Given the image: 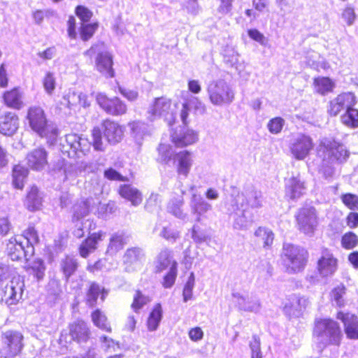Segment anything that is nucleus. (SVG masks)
<instances>
[{
    "label": "nucleus",
    "instance_id": "5fc2aeb1",
    "mask_svg": "<svg viewBox=\"0 0 358 358\" xmlns=\"http://www.w3.org/2000/svg\"><path fill=\"white\" fill-rule=\"evenodd\" d=\"M43 85L48 94H52L55 88V78L51 72H47L43 80Z\"/></svg>",
    "mask_w": 358,
    "mask_h": 358
},
{
    "label": "nucleus",
    "instance_id": "20e7f679",
    "mask_svg": "<svg viewBox=\"0 0 358 358\" xmlns=\"http://www.w3.org/2000/svg\"><path fill=\"white\" fill-rule=\"evenodd\" d=\"M313 336L317 338L326 336V345L338 346L341 343L343 334L339 324L334 320L327 317L315 320Z\"/></svg>",
    "mask_w": 358,
    "mask_h": 358
},
{
    "label": "nucleus",
    "instance_id": "1a4fd4ad",
    "mask_svg": "<svg viewBox=\"0 0 358 358\" xmlns=\"http://www.w3.org/2000/svg\"><path fill=\"white\" fill-rule=\"evenodd\" d=\"M338 268V259L327 248L322 249L321 255L316 262V271L322 278H328L334 275Z\"/></svg>",
    "mask_w": 358,
    "mask_h": 358
},
{
    "label": "nucleus",
    "instance_id": "aec40b11",
    "mask_svg": "<svg viewBox=\"0 0 358 358\" xmlns=\"http://www.w3.org/2000/svg\"><path fill=\"white\" fill-rule=\"evenodd\" d=\"M108 291L103 287H101L96 282L90 283L86 291L85 303L90 308H93L97 304L98 297L100 296L101 300L104 301Z\"/></svg>",
    "mask_w": 358,
    "mask_h": 358
},
{
    "label": "nucleus",
    "instance_id": "412c9836",
    "mask_svg": "<svg viewBox=\"0 0 358 358\" xmlns=\"http://www.w3.org/2000/svg\"><path fill=\"white\" fill-rule=\"evenodd\" d=\"M197 140L196 133L191 129H185L180 134L174 131L171 135V141L177 148H182L191 145L196 143Z\"/></svg>",
    "mask_w": 358,
    "mask_h": 358
},
{
    "label": "nucleus",
    "instance_id": "393cba45",
    "mask_svg": "<svg viewBox=\"0 0 358 358\" xmlns=\"http://www.w3.org/2000/svg\"><path fill=\"white\" fill-rule=\"evenodd\" d=\"M24 203L29 211L34 212L41 209L42 197L37 185H31L29 187L25 195Z\"/></svg>",
    "mask_w": 358,
    "mask_h": 358
},
{
    "label": "nucleus",
    "instance_id": "3c124183",
    "mask_svg": "<svg viewBox=\"0 0 358 358\" xmlns=\"http://www.w3.org/2000/svg\"><path fill=\"white\" fill-rule=\"evenodd\" d=\"M194 286V276L193 273H192L189 277L188 280L185 283L183 291L182 296L184 301H187L190 300L192 297V290Z\"/></svg>",
    "mask_w": 358,
    "mask_h": 358
},
{
    "label": "nucleus",
    "instance_id": "a18cd8bd",
    "mask_svg": "<svg viewBox=\"0 0 358 358\" xmlns=\"http://www.w3.org/2000/svg\"><path fill=\"white\" fill-rule=\"evenodd\" d=\"M342 203L350 210H358V195L346 192L341 195Z\"/></svg>",
    "mask_w": 358,
    "mask_h": 358
},
{
    "label": "nucleus",
    "instance_id": "de8ad7c7",
    "mask_svg": "<svg viewBox=\"0 0 358 358\" xmlns=\"http://www.w3.org/2000/svg\"><path fill=\"white\" fill-rule=\"evenodd\" d=\"M157 150L159 155L157 162L162 164H169L171 159V155H170L171 150V145L165 143H160Z\"/></svg>",
    "mask_w": 358,
    "mask_h": 358
},
{
    "label": "nucleus",
    "instance_id": "b1692460",
    "mask_svg": "<svg viewBox=\"0 0 358 358\" xmlns=\"http://www.w3.org/2000/svg\"><path fill=\"white\" fill-rule=\"evenodd\" d=\"M23 283L19 280H12L5 287L4 300L8 305H15L22 299Z\"/></svg>",
    "mask_w": 358,
    "mask_h": 358
},
{
    "label": "nucleus",
    "instance_id": "4c0bfd02",
    "mask_svg": "<svg viewBox=\"0 0 358 358\" xmlns=\"http://www.w3.org/2000/svg\"><path fill=\"white\" fill-rule=\"evenodd\" d=\"M150 301L151 299L148 296L144 294L141 290L136 289L135 290L130 306L134 313H138Z\"/></svg>",
    "mask_w": 358,
    "mask_h": 358
},
{
    "label": "nucleus",
    "instance_id": "cd10ccee",
    "mask_svg": "<svg viewBox=\"0 0 358 358\" xmlns=\"http://www.w3.org/2000/svg\"><path fill=\"white\" fill-rule=\"evenodd\" d=\"M7 250L9 257L14 261L20 260L30 255V250H26L22 241H18L16 238L9 241L7 244Z\"/></svg>",
    "mask_w": 358,
    "mask_h": 358
},
{
    "label": "nucleus",
    "instance_id": "f257e3e1",
    "mask_svg": "<svg viewBox=\"0 0 358 358\" xmlns=\"http://www.w3.org/2000/svg\"><path fill=\"white\" fill-rule=\"evenodd\" d=\"M124 136V127L117 121L106 117L101 121L99 126L92 129L90 145L95 151L103 152L106 150L103 138L108 144L116 145L123 140Z\"/></svg>",
    "mask_w": 358,
    "mask_h": 358
},
{
    "label": "nucleus",
    "instance_id": "0eeeda50",
    "mask_svg": "<svg viewBox=\"0 0 358 358\" xmlns=\"http://www.w3.org/2000/svg\"><path fill=\"white\" fill-rule=\"evenodd\" d=\"M95 101L105 113L112 117L122 116L128 112L127 103L119 96H109L104 92H99L95 96Z\"/></svg>",
    "mask_w": 358,
    "mask_h": 358
},
{
    "label": "nucleus",
    "instance_id": "4468645a",
    "mask_svg": "<svg viewBox=\"0 0 358 358\" xmlns=\"http://www.w3.org/2000/svg\"><path fill=\"white\" fill-rule=\"evenodd\" d=\"M48 152L43 147L34 148L27 152L25 157L27 168L40 171L48 164Z\"/></svg>",
    "mask_w": 358,
    "mask_h": 358
},
{
    "label": "nucleus",
    "instance_id": "473e14b6",
    "mask_svg": "<svg viewBox=\"0 0 358 358\" xmlns=\"http://www.w3.org/2000/svg\"><path fill=\"white\" fill-rule=\"evenodd\" d=\"M24 269L29 275H32L38 280H41L45 276L46 267L43 260L37 258L35 259L31 263L27 264L24 267Z\"/></svg>",
    "mask_w": 358,
    "mask_h": 358
},
{
    "label": "nucleus",
    "instance_id": "f704fd0d",
    "mask_svg": "<svg viewBox=\"0 0 358 358\" xmlns=\"http://www.w3.org/2000/svg\"><path fill=\"white\" fill-rule=\"evenodd\" d=\"M313 85L316 92L322 95H325L333 91L334 83L329 77H316L313 79Z\"/></svg>",
    "mask_w": 358,
    "mask_h": 358
},
{
    "label": "nucleus",
    "instance_id": "c85d7f7f",
    "mask_svg": "<svg viewBox=\"0 0 358 358\" xmlns=\"http://www.w3.org/2000/svg\"><path fill=\"white\" fill-rule=\"evenodd\" d=\"M20 236L26 240L27 249L30 250V255H33L34 253V245L40 241L38 231L34 224H29L22 231Z\"/></svg>",
    "mask_w": 358,
    "mask_h": 358
},
{
    "label": "nucleus",
    "instance_id": "49530a36",
    "mask_svg": "<svg viewBox=\"0 0 358 358\" xmlns=\"http://www.w3.org/2000/svg\"><path fill=\"white\" fill-rule=\"evenodd\" d=\"M358 245V236L352 231L345 233L341 237V245L345 250H351Z\"/></svg>",
    "mask_w": 358,
    "mask_h": 358
},
{
    "label": "nucleus",
    "instance_id": "ddd939ff",
    "mask_svg": "<svg viewBox=\"0 0 358 358\" xmlns=\"http://www.w3.org/2000/svg\"><path fill=\"white\" fill-rule=\"evenodd\" d=\"M356 97L352 92H344L338 94L329 102L328 113L331 117L337 116L351 106H355Z\"/></svg>",
    "mask_w": 358,
    "mask_h": 358
},
{
    "label": "nucleus",
    "instance_id": "79ce46f5",
    "mask_svg": "<svg viewBox=\"0 0 358 358\" xmlns=\"http://www.w3.org/2000/svg\"><path fill=\"white\" fill-rule=\"evenodd\" d=\"M344 331L348 338L358 340V317L355 315H350L349 324H346Z\"/></svg>",
    "mask_w": 358,
    "mask_h": 358
},
{
    "label": "nucleus",
    "instance_id": "37998d69",
    "mask_svg": "<svg viewBox=\"0 0 358 358\" xmlns=\"http://www.w3.org/2000/svg\"><path fill=\"white\" fill-rule=\"evenodd\" d=\"M345 292V287L343 285H339L331 290L330 300L335 301L338 307H343L345 305V300L343 297Z\"/></svg>",
    "mask_w": 358,
    "mask_h": 358
},
{
    "label": "nucleus",
    "instance_id": "f3484780",
    "mask_svg": "<svg viewBox=\"0 0 358 358\" xmlns=\"http://www.w3.org/2000/svg\"><path fill=\"white\" fill-rule=\"evenodd\" d=\"M172 100L166 96L156 97L150 106L148 114L152 118L166 117L171 113Z\"/></svg>",
    "mask_w": 358,
    "mask_h": 358
},
{
    "label": "nucleus",
    "instance_id": "bb28decb",
    "mask_svg": "<svg viewBox=\"0 0 358 358\" xmlns=\"http://www.w3.org/2000/svg\"><path fill=\"white\" fill-rule=\"evenodd\" d=\"M305 189V182L299 177L292 176L287 180L285 185V195L290 199H295L303 195Z\"/></svg>",
    "mask_w": 358,
    "mask_h": 358
},
{
    "label": "nucleus",
    "instance_id": "c756f323",
    "mask_svg": "<svg viewBox=\"0 0 358 358\" xmlns=\"http://www.w3.org/2000/svg\"><path fill=\"white\" fill-rule=\"evenodd\" d=\"M163 317V310L161 303H157L154 305L146 321L147 328L150 331L157 330L159 326Z\"/></svg>",
    "mask_w": 358,
    "mask_h": 358
},
{
    "label": "nucleus",
    "instance_id": "dca6fc26",
    "mask_svg": "<svg viewBox=\"0 0 358 358\" xmlns=\"http://www.w3.org/2000/svg\"><path fill=\"white\" fill-rule=\"evenodd\" d=\"M178 176L187 177L192 165V153L187 150H180L173 155Z\"/></svg>",
    "mask_w": 358,
    "mask_h": 358
},
{
    "label": "nucleus",
    "instance_id": "2eb2a0df",
    "mask_svg": "<svg viewBox=\"0 0 358 358\" xmlns=\"http://www.w3.org/2000/svg\"><path fill=\"white\" fill-rule=\"evenodd\" d=\"M312 138L304 134H301L292 143L290 151L297 159H303L313 148Z\"/></svg>",
    "mask_w": 358,
    "mask_h": 358
},
{
    "label": "nucleus",
    "instance_id": "4d7b16f0",
    "mask_svg": "<svg viewBox=\"0 0 358 358\" xmlns=\"http://www.w3.org/2000/svg\"><path fill=\"white\" fill-rule=\"evenodd\" d=\"M160 236L166 241H175L179 238V232L171 229L169 227H164L160 233Z\"/></svg>",
    "mask_w": 358,
    "mask_h": 358
},
{
    "label": "nucleus",
    "instance_id": "e2e57ef3",
    "mask_svg": "<svg viewBox=\"0 0 358 358\" xmlns=\"http://www.w3.org/2000/svg\"><path fill=\"white\" fill-rule=\"evenodd\" d=\"M220 5L217 10L222 14H227L231 12L233 6V0H218Z\"/></svg>",
    "mask_w": 358,
    "mask_h": 358
},
{
    "label": "nucleus",
    "instance_id": "a211bd4d",
    "mask_svg": "<svg viewBox=\"0 0 358 358\" xmlns=\"http://www.w3.org/2000/svg\"><path fill=\"white\" fill-rule=\"evenodd\" d=\"M3 104L8 108L16 110L22 109L24 106L23 92L20 87H14L2 94Z\"/></svg>",
    "mask_w": 358,
    "mask_h": 358
},
{
    "label": "nucleus",
    "instance_id": "c03bdc74",
    "mask_svg": "<svg viewBox=\"0 0 358 358\" xmlns=\"http://www.w3.org/2000/svg\"><path fill=\"white\" fill-rule=\"evenodd\" d=\"M125 244L124 238L118 234H113L109 241L107 248V252L115 254L123 249Z\"/></svg>",
    "mask_w": 358,
    "mask_h": 358
},
{
    "label": "nucleus",
    "instance_id": "7ed1b4c3",
    "mask_svg": "<svg viewBox=\"0 0 358 358\" xmlns=\"http://www.w3.org/2000/svg\"><path fill=\"white\" fill-rule=\"evenodd\" d=\"M308 260V252L306 249L292 244L283 246L281 261L287 273L296 274L302 272L307 265Z\"/></svg>",
    "mask_w": 358,
    "mask_h": 358
},
{
    "label": "nucleus",
    "instance_id": "e433bc0d",
    "mask_svg": "<svg viewBox=\"0 0 358 358\" xmlns=\"http://www.w3.org/2000/svg\"><path fill=\"white\" fill-rule=\"evenodd\" d=\"M341 122L346 127L355 129L358 127V110L350 107L341 115Z\"/></svg>",
    "mask_w": 358,
    "mask_h": 358
},
{
    "label": "nucleus",
    "instance_id": "72a5a7b5",
    "mask_svg": "<svg viewBox=\"0 0 358 358\" xmlns=\"http://www.w3.org/2000/svg\"><path fill=\"white\" fill-rule=\"evenodd\" d=\"M173 262L176 261L172 259L170 251L167 250H162L157 257L155 273H160L165 271L169 266H172Z\"/></svg>",
    "mask_w": 358,
    "mask_h": 358
},
{
    "label": "nucleus",
    "instance_id": "a19ab883",
    "mask_svg": "<svg viewBox=\"0 0 358 358\" xmlns=\"http://www.w3.org/2000/svg\"><path fill=\"white\" fill-rule=\"evenodd\" d=\"M178 275V263L173 262L172 266H170L169 271L164 275L162 280V285L165 289L172 287L176 280Z\"/></svg>",
    "mask_w": 358,
    "mask_h": 358
},
{
    "label": "nucleus",
    "instance_id": "338daca9",
    "mask_svg": "<svg viewBox=\"0 0 358 358\" xmlns=\"http://www.w3.org/2000/svg\"><path fill=\"white\" fill-rule=\"evenodd\" d=\"M55 53L54 47L48 48L43 52H38V56L43 59H51Z\"/></svg>",
    "mask_w": 358,
    "mask_h": 358
},
{
    "label": "nucleus",
    "instance_id": "864d4df0",
    "mask_svg": "<svg viewBox=\"0 0 358 358\" xmlns=\"http://www.w3.org/2000/svg\"><path fill=\"white\" fill-rule=\"evenodd\" d=\"M104 177L109 180H116L125 182L128 180V178L123 176L118 171L113 168H108L103 171Z\"/></svg>",
    "mask_w": 358,
    "mask_h": 358
},
{
    "label": "nucleus",
    "instance_id": "8fccbe9b",
    "mask_svg": "<svg viewBox=\"0 0 358 358\" xmlns=\"http://www.w3.org/2000/svg\"><path fill=\"white\" fill-rule=\"evenodd\" d=\"M285 124V120L280 117H275L269 120L267 127L270 133L279 134Z\"/></svg>",
    "mask_w": 358,
    "mask_h": 358
},
{
    "label": "nucleus",
    "instance_id": "bf43d9fd",
    "mask_svg": "<svg viewBox=\"0 0 358 358\" xmlns=\"http://www.w3.org/2000/svg\"><path fill=\"white\" fill-rule=\"evenodd\" d=\"M357 210H350L345 217V222L350 229L358 227V213Z\"/></svg>",
    "mask_w": 358,
    "mask_h": 358
},
{
    "label": "nucleus",
    "instance_id": "ea45409f",
    "mask_svg": "<svg viewBox=\"0 0 358 358\" xmlns=\"http://www.w3.org/2000/svg\"><path fill=\"white\" fill-rule=\"evenodd\" d=\"M99 27V23H81L79 28V34L82 41H88L91 39Z\"/></svg>",
    "mask_w": 358,
    "mask_h": 358
},
{
    "label": "nucleus",
    "instance_id": "052dcab7",
    "mask_svg": "<svg viewBox=\"0 0 358 358\" xmlns=\"http://www.w3.org/2000/svg\"><path fill=\"white\" fill-rule=\"evenodd\" d=\"M248 34L250 38L259 43L260 44L264 45L266 43V38L264 37V34L261 33L258 29H248Z\"/></svg>",
    "mask_w": 358,
    "mask_h": 358
},
{
    "label": "nucleus",
    "instance_id": "c9c22d12",
    "mask_svg": "<svg viewBox=\"0 0 358 358\" xmlns=\"http://www.w3.org/2000/svg\"><path fill=\"white\" fill-rule=\"evenodd\" d=\"M254 235L258 241L263 243L264 248H271L274 240V234L271 230L266 227H259L255 230Z\"/></svg>",
    "mask_w": 358,
    "mask_h": 358
},
{
    "label": "nucleus",
    "instance_id": "5701e85b",
    "mask_svg": "<svg viewBox=\"0 0 358 358\" xmlns=\"http://www.w3.org/2000/svg\"><path fill=\"white\" fill-rule=\"evenodd\" d=\"M117 192L122 198L131 202L132 206H138L143 201L141 192L131 184L120 185Z\"/></svg>",
    "mask_w": 358,
    "mask_h": 358
},
{
    "label": "nucleus",
    "instance_id": "f03ea898",
    "mask_svg": "<svg viewBox=\"0 0 358 358\" xmlns=\"http://www.w3.org/2000/svg\"><path fill=\"white\" fill-rule=\"evenodd\" d=\"M27 120L31 130L41 138H45L48 142L56 141L59 130L56 127L49 124L44 110L40 106H31L28 108Z\"/></svg>",
    "mask_w": 358,
    "mask_h": 358
},
{
    "label": "nucleus",
    "instance_id": "4be33fe9",
    "mask_svg": "<svg viewBox=\"0 0 358 358\" xmlns=\"http://www.w3.org/2000/svg\"><path fill=\"white\" fill-rule=\"evenodd\" d=\"M113 64L112 57L106 52L99 53L96 58V69L105 78H110L115 76Z\"/></svg>",
    "mask_w": 358,
    "mask_h": 358
},
{
    "label": "nucleus",
    "instance_id": "13d9d810",
    "mask_svg": "<svg viewBox=\"0 0 358 358\" xmlns=\"http://www.w3.org/2000/svg\"><path fill=\"white\" fill-rule=\"evenodd\" d=\"M67 34L71 39H76L77 38L76 32V21L73 15H70L66 21Z\"/></svg>",
    "mask_w": 358,
    "mask_h": 358
},
{
    "label": "nucleus",
    "instance_id": "774afa93",
    "mask_svg": "<svg viewBox=\"0 0 358 358\" xmlns=\"http://www.w3.org/2000/svg\"><path fill=\"white\" fill-rule=\"evenodd\" d=\"M188 89L194 94H198L201 92V87L197 80H190L188 82Z\"/></svg>",
    "mask_w": 358,
    "mask_h": 358
},
{
    "label": "nucleus",
    "instance_id": "6e6d98bb",
    "mask_svg": "<svg viewBox=\"0 0 358 358\" xmlns=\"http://www.w3.org/2000/svg\"><path fill=\"white\" fill-rule=\"evenodd\" d=\"M341 17L348 25L352 24L356 20V14L352 6H347L343 10Z\"/></svg>",
    "mask_w": 358,
    "mask_h": 358
},
{
    "label": "nucleus",
    "instance_id": "6e6552de",
    "mask_svg": "<svg viewBox=\"0 0 358 358\" xmlns=\"http://www.w3.org/2000/svg\"><path fill=\"white\" fill-rule=\"evenodd\" d=\"M296 227L306 235H313L318 224L317 210L314 207H303L296 215Z\"/></svg>",
    "mask_w": 358,
    "mask_h": 358
},
{
    "label": "nucleus",
    "instance_id": "39448f33",
    "mask_svg": "<svg viewBox=\"0 0 358 358\" xmlns=\"http://www.w3.org/2000/svg\"><path fill=\"white\" fill-rule=\"evenodd\" d=\"M68 333H62L59 342L64 344L87 343L90 338L91 331L87 323L83 319L78 318L68 324Z\"/></svg>",
    "mask_w": 358,
    "mask_h": 358
},
{
    "label": "nucleus",
    "instance_id": "0e129e2a",
    "mask_svg": "<svg viewBox=\"0 0 358 358\" xmlns=\"http://www.w3.org/2000/svg\"><path fill=\"white\" fill-rule=\"evenodd\" d=\"M120 94L129 101H134L138 97V92L135 90L120 89Z\"/></svg>",
    "mask_w": 358,
    "mask_h": 358
},
{
    "label": "nucleus",
    "instance_id": "09e8293b",
    "mask_svg": "<svg viewBox=\"0 0 358 358\" xmlns=\"http://www.w3.org/2000/svg\"><path fill=\"white\" fill-rule=\"evenodd\" d=\"M75 14L82 23H87L93 16V12L83 5H78L75 8Z\"/></svg>",
    "mask_w": 358,
    "mask_h": 358
},
{
    "label": "nucleus",
    "instance_id": "2f4dec72",
    "mask_svg": "<svg viewBox=\"0 0 358 358\" xmlns=\"http://www.w3.org/2000/svg\"><path fill=\"white\" fill-rule=\"evenodd\" d=\"M78 268V261L72 256L66 255L61 261L60 269L66 280L76 272Z\"/></svg>",
    "mask_w": 358,
    "mask_h": 358
},
{
    "label": "nucleus",
    "instance_id": "603ef678",
    "mask_svg": "<svg viewBox=\"0 0 358 358\" xmlns=\"http://www.w3.org/2000/svg\"><path fill=\"white\" fill-rule=\"evenodd\" d=\"M141 252L137 248L128 249L124 255V263L131 264L140 260Z\"/></svg>",
    "mask_w": 358,
    "mask_h": 358
},
{
    "label": "nucleus",
    "instance_id": "58836bf2",
    "mask_svg": "<svg viewBox=\"0 0 358 358\" xmlns=\"http://www.w3.org/2000/svg\"><path fill=\"white\" fill-rule=\"evenodd\" d=\"M83 141H87V139H82L76 134H69L66 135V142L67 145L75 151L79 150L82 152H85L89 150L90 145H91L90 143H89L85 148L82 143Z\"/></svg>",
    "mask_w": 358,
    "mask_h": 358
},
{
    "label": "nucleus",
    "instance_id": "6ab92c4d",
    "mask_svg": "<svg viewBox=\"0 0 358 358\" xmlns=\"http://www.w3.org/2000/svg\"><path fill=\"white\" fill-rule=\"evenodd\" d=\"M19 125V117L15 113L8 111L0 115L1 134L11 136L17 131Z\"/></svg>",
    "mask_w": 358,
    "mask_h": 358
},
{
    "label": "nucleus",
    "instance_id": "9b49d317",
    "mask_svg": "<svg viewBox=\"0 0 358 358\" xmlns=\"http://www.w3.org/2000/svg\"><path fill=\"white\" fill-rule=\"evenodd\" d=\"M208 92L210 101L215 105L227 104L234 99V94L229 87L221 81L211 83Z\"/></svg>",
    "mask_w": 358,
    "mask_h": 358
},
{
    "label": "nucleus",
    "instance_id": "680f3d73",
    "mask_svg": "<svg viewBox=\"0 0 358 358\" xmlns=\"http://www.w3.org/2000/svg\"><path fill=\"white\" fill-rule=\"evenodd\" d=\"M188 336L191 341L197 342L203 338V331L199 327H195L189 330Z\"/></svg>",
    "mask_w": 358,
    "mask_h": 358
},
{
    "label": "nucleus",
    "instance_id": "9d476101",
    "mask_svg": "<svg viewBox=\"0 0 358 358\" xmlns=\"http://www.w3.org/2000/svg\"><path fill=\"white\" fill-rule=\"evenodd\" d=\"M106 237V232L103 230L89 231L87 236L78 245L79 255L82 258L87 259L91 253L98 250L99 245L105 241Z\"/></svg>",
    "mask_w": 358,
    "mask_h": 358
},
{
    "label": "nucleus",
    "instance_id": "69168bd1",
    "mask_svg": "<svg viewBox=\"0 0 358 358\" xmlns=\"http://www.w3.org/2000/svg\"><path fill=\"white\" fill-rule=\"evenodd\" d=\"M8 85V78L7 76V73L6 69L4 67V64H1L0 65V87L2 88H5Z\"/></svg>",
    "mask_w": 358,
    "mask_h": 358
},
{
    "label": "nucleus",
    "instance_id": "f8f14e48",
    "mask_svg": "<svg viewBox=\"0 0 358 358\" xmlns=\"http://www.w3.org/2000/svg\"><path fill=\"white\" fill-rule=\"evenodd\" d=\"M23 336L21 333L8 330L1 335L3 350L9 357H14L20 354L23 348Z\"/></svg>",
    "mask_w": 358,
    "mask_h": 358
},
{
    "label": "nucleus",
    "instance_id": "7c9ffc66",
    "mask_svg": "<svg viewBox=\"0 0 358 358\" xmlns=\"http://www.w3.org/2000/svg\"><path fill=\"white\" fill-rule=\"evenodd\" d=\"M91 319L94 325L99 329L108 333L112 331V327L106 315L99 308H96L91 313Z\"/></svg>",
    "mask_w": 358,
    "mask_h": 358
},
{
    "label": "nucleus",
    "instance_id": "a878e982",
    "mask_svg": "<svg viewBox=\"0 0 358 358\" xmlns=\"http://www.w3.org/2000/svg\"><path fill=\"white\" fill-rule=\"evenodd\" d=\"M29 169L20 164L13 166L11 171L12 186L14 189L23 190L29 176Z\"/></svg>",
    "mask_w": 358,
    "mask_h": 358
},
{
    "label": "nucleus",
    "instance_id": "423d86ee",
    "mask_svg": "<svg viewBox=\"0 0 358 358\" xmlns=\"http://www.w3.org/2000/svg\"><path fill=\"white\" fill-rule=\"evenodd\" d=\"M320 147L323 161L327 163L342 162L345 161L350 155L344 144L335 138L325 139L320 143Z\"/></svg>",
    "mask_w": 358,
    "mask_h": 358
}]
</instances>
